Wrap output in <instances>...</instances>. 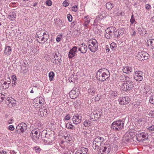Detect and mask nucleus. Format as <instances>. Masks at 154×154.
Segmentation results:
<instances>
[{"mask_svg": "<svg viewBox=\"0 0 154 154\" xmlns=\"http://www.w3.org/2000/svg\"><path fill=\"white\" fill-rule=\"evenodd\" d=\"M95 140L96 141H99L101 143L103 142L104 140V138L101 137H98L95 138Z\"/></svg>", "mask_w": 154, "mask_h": 154, "instance_id": "obj_36", "label": "nucleus"}, {"mask_svg": "<svg viewBox=\"0 0 154 154\" xmlns=\"http://www.w3.org/2000/svg\"><path fill=\"white\" fill-rule=\"evenodd\" d=\"M105 50L106 52H109L110 51L109 48V46L108 45H106L105 46Z\"/></svg>", "mask_w": 154, "mask_h": 154, "instance_id": "obj_61", "label": "nucleus"}, {"mask_svg": "<svg viewBox=\"0 0 154 154\" xmlns=\"http://www.w3.org/2000/svg\"><path fill=\"white\" fill-rule=\"evenodd\" d=\"M105 37L107 39H110L112 38V36L109 34L106 33V34H105Z\"/></svg>", "mask_w": 154, "mask_h": 154, "instance_id": "obj_55", "label": "nucleus"}, {"mask_svg": "<svg viewBox=\"0 0 154 154\" xmlns=\"http://www.w3.org/2000/svg\"><path fill=\"white\" fill-rule=\"evenodd\" d=\"M17 80L16 81H12V86H15L17 84Z\"/></svg>", "mask_w": 154, "mask_h": 154, "instance_id": "obj_64", "label": "nucleus"}, {"mask_svg": "<svg viewBox=\"0 0 154 154\" xmlns=\"http://www.w3.org/2000/svg\"><path fill=\"white\" fill-rule=\"evenodd\" d=\"M67 17L68 21L69 22H71L72 21V16L69 14H68L67 15Z\"/></svg>", "mask_w": 154, "mask_h": 154, "instance_id": "obj_49", "label": "nucleus"}, {"mask_svg": "<svg viewBox=\"0 0 154 154\" xmlns=\"http://www.w3.org/2000/svg\"><path fill=\"white\" fill-rule=\"evenodd\" d=\"M133 82L130 79H126L123 84L119 85V87L121 89L124 91L128 92L132 89L134 87Z\"/></svg>", "mask_w": 154, "mask_h": 154, "instance_id": "obj_2", "label": "nucleus"}, {"mask_svg": "<svg viewBox=\"0 0 154 154\" xmlns=\"http://www.w3.org/2000/svg\"><path fill=\"white\" fill-rule=\"evenodd\" d=\"M129 78L127 76L124 75H121L120 76H117L115 79V82L117 86L119 87V85L123 84L125 83L126 79H128Z\"/></svg>", "mask_w": 154, "mask_h": 154, "instance_id": "obj_7", "label": "nucleus"}, {"mask_svg": "<svg viewBox=\"0 0 154 154\" xmlns=\"http://www.w3.org/2000/svg\"><path fill=\"white\" fill-rule=\"evenodd\" d=\"M2 87L4 89H7L8 88V82H4L3 84L2 85Z\"/></svg>", "mask_w": 154, "mask_h": 154, "instance_id": "obj_40", "label": "nucleus"}, {"mask_svg": "<svg viewBox=\"0 0 154 154\" xmlns=\"http://www.w3.org/2000/svg\"><path fill=\"white\" fill-rule=\"evenodd\" d=\"M40 133L36 130L31 131L30 133V136L34 141L37 140L39 137Z\"/></svg>", "mask_w": 154, "mask_h": 154, "instance_id": "obj_12", "label": "nucleus"}, {"mask_svg": "<svg viewBox=\"0 0 154 154\" xmlns=\"http://www.w3.org/2000/svg\"><path fill=\"white\" fill-rule=\"evenodd\" d=\"M91 124V122L89 120H86L85 121L84 125V126L86 127L90 126Z\"/></svg>", "mask_w": 154, "mask_h": 154, "instance_id": "obj_35", "label": "nucleus"}, {"mask_svg": "<svg viewBox=\"0 0 154 154\" xmlns=\"http://www.w3.org/2000/svg\"><path fill=\"white\" fill-rule=\"evenodd\" d=\"M149 102L152 104H154V96H152L150 97Z\"/></svg>", "mask_w": 154, "mask_h": 154, "instance_id": "obj_51", "label": "nucleus"}, {"mask_svg": "<svg viewBox=\"0 0 154 154\" xmlns=\"http://www.w3.org/2000/svg\"><path fill=\"white\" fill-rule=\"evenodd\" d=\"M66 127L68 129L71 130H73V129H75V127L72 125L71 123L70 122H68L66 124Z\"/></svg>", "mask_w": 154, "mask_h": 154, "instance_id": "obj_30", "label": "nucleus"}, {"mask_svg": "<svg viewBox=\"0 0 154 154\" xmlns=\"http://www.w3.org/2000/svg\"><path fill=\"white\" fill-rule=\"evenodd\" d=\"M109 145H106L105 146H104V147L102 148L101 149H100V150H102V152L104 153V152H106V150L107 148L109 147Z\"/></svg>", "mask_w": 154, "mask_h": 154, "instance_id": "obj_45", "label": "nucleus"}, {"mask_svg": "<svg viewBox=\"0 0 154 154\" xmlns=\"http://www.w3.org/2000/svg\"><path fill=\"white\" fill-rule=\"evenodd\" d=\"M90 19L88 16H86L84 17V21H87V20H88L90 21Z\"/></svg>", "mask_w": 154, "mask_h": 154, "instance_id": "obj_59", "label": "nucleus"}, {"mask_svg": "<svg viewBox=\"0 0 154 154\" xmlns=\"http://www.w3.org/2000/svg\"><path fill=\"white\" fill-rule=\"evenodd\" d=\"M143 73L140 71H136L134 79L137 81H140L143 79Z\"/></svg>", "mask_w": 154, "mask_h": 154, "instance_id": "obj_14", "label": "nucleus"}, {"mask_svg": "<svg viewBox=\"0 0 154 154\" xmlns=\"http://www.w3.org/2000/svg\"><path fill=\"white\" fill-rule=\"evenodd\" d=\"M77 7L76 5H75L72 7V10L73 11L76 12L77 10Z\"/></svg>", "mask_w": 154, "mask_h": 154, "instance_id": "obj_54", "label": "nucleus"}, {"mask_svg": "<svg viewBox=\"0 0 154 154\" xmlns=\"http://www.w3.org/2000/svg\"><path fill=\"white\" fill-rule=\"evenodd\" d=\"M106 5L107 9H111L114 7V5L110 2H109L106 3Z\"/></svg>", "mask_w": 154, "mask_h": 154, "instance_id": "obj_28", "label": "nucleus"}, {"mask_svg": "<svg viewBox=\"0 0 154 154\" xmlns=\"http://www.w3.org/2000/svg\"><path fill=\"white\" fill-rule=\"evenodd\" d=\"M116 47V44L114 42L112 43L110 45V47L113 50Z\"/></svg>", "mask_w": 154, "mask_h": 154, "instance_id": "obj_42", "label": "nucleus"}, {"mask_svg": "<svg viewBox=\"0 0 154 154\" xmlns=\"http://www.w3.org/2000/svg\"><path fill=\"white\" fill-rule=\"evenodd\" d=\"M34 149L36 152H39L40 151L41 149L38 147H35Z\"/></svg>", "mask_w": 154, "mask_h": 154, "instance_id": "obj_58", "label": "nucleus"}, {"mask_svg": "<svg viewBox=\"0 0 154 154\" xmlns=\"http://www.w3.org/2000/svg\"><path fill=\"white\" fill-rule=\"evenodd\" d=\"M44 102V100L42 97H38L34 99L33 105L35 108H39L43 105Z\"/></svg>", "mask_w": 154, "mask_h": 154, "instance_id": "obj_6", "label": "nucleus"}, {"mask_svg": "<svg viewBox=\"0 0 154 154\" xmlns=\"http://www.w3.org/2000/svg\"><path fill=\"white\" fill-rule=\"evenodd\" d=\"M8 129L11 131H13L14 130V128L12 125H10L9 126Z\"/></svg>", "mask_w": 154, "mask_h": 154, "instance_id": "obj_56", "label": "nucleus"}, {"mask_svg": "<svg viewBox=\"0 0 154 154\" xmlns=\"http://www.w3.org/2000/svg\"><path fill=\"white\" fill-rule=\"evenodd\" d=\"M135 21V19L134 18V15L132 14L131 16V18L130 20V22L131 24H133L134 22Z\"/></svg>", "mask_w": 154, "mask_h": 154, "instance_id": "obj_52", "label": "nucleus"}, {"mask_svg": "<svg viewBox=\"0 0 154 154\" xmlns=\"http://www.w3.org/2000/svg\"><path fill=\"white\" fill-rule=\"evenodd\" d=\"M137 135V136L139 138V139H142L141 141H144L146 140L147 139L148 137V135L147 134L144 132H142L141 133L138 132Z\"/></svg>", "mask_w": 154, "mask_h": 154, "instance_id": "obj_15", "label": "nucleus"}, {"mask_svg": "<svg viewBox=\"0 0 154 154\" xmlns=\"http://www.w3.org/2000/svg\"><path fill=\"white\" fill-rule=\"evenodd\" d=\"M81 117H80L78 114L73 116L72 119L73 123L75 125L79 124L81 122Z\"/></svg>", "mask_w": 154, "mask_h": 154, "instance_id": "obj_18", "label": "nucleus"}, {"mask_svg": "<svg viewBox=\"0 0 154 154\" xmlns=\"http://www.w3.org/2000/svg\"><path fill=\"white\" fill-rule=\"evenodd\" d=\"M88 150L87 148L84 147L79 148L78 149L75 154H86Z\"/></svg>", "mask_w": 154, "mask_h": 154, "instance_id": "obj_22", "label": "nucleus"}, {"mask_svg": "<svg viewBox=\"0 0 154 154\" xmlns=\"http://www.w3.org/2000/svg\"><path fill=\"white\" fill-rule=\"evenodd\" d=\"M27 125L26 124L23 122L19 124L16 127V131L17 133L20 134L21 133H23L25 130L27 129Z\"/></svg>", "mask_w": 154, "mask_h": 154, "instance_id": "obj_9", "label": "nucleus"}, {"mask_svg": "<svg viewBox=\"0 0 154 154\" xmlns=\"http://www.w3.org/2000/svg\"><path fill=\"white\" fill-rule=\"evenodd\" d=\"M110 73L107 69L104 68L99 69L97 73L96 78L100 81L106 80L109 77Z\"/></svg>", "mask_w": 154, "mask_h": 154, "instance_id": "obj_1", "label": "nucleus"}, {"mask_svg": "<svg viewBox=\"0 0 154 154\" xmlns=\"http://www.w3.org/2000/svg\"><path fill=\"white\" fill-rule=\"evenodd\" d=\"M111 95L113 97H114L117 96L118 94L116 91H114L112 92Z\"/></svg>", "mask_w": 154, "mask_h": 154, "instance_id": "obj_46", "label": "nucleus"}, {"mask_svg": "<svg viewBox=\"0 0 154 154\" xmlns=\"http://www.w3.org/2000/svg\"><path fill=\"white\" fill-rule=\"evenodd\" d=\"M11 78L12 79V81H16L17 80L16 76L14 75H12L11 76Z\"/></svg>", "mask_w": 154, "mask_h": 154, "instance_id": "obj_57", "label": "nucleus"}, {"mask_svg": "<svg viewBox=\"0 0 154 154\" xmlns=\"http://www.w3.org/2000/svg\"><path fill=\"white\" fill-rule=\"evenodd\" d=\"M61 56L58 53L57 54H55L54 55V58L53 59V61L54 63L58 64L59 63L60 61H61Z\"/></svg>", "mask_w": 154, "mask_h": 154, "instance_id": "obj_17", "label": "nucleus"}, {"mask_svg": "<svg viewBox=\"0 0 154 154\" xmlns=\"http://www.w3.org/2000/svg\"><path fill=\"white\" fill-rule=\"evenodd\" d=\"M119 102L121 105L126 104L129 103V99L127 96H126L120 98Z\"/></svg>", "mask_w": 154, "mask_h": 154, "instance_id": "obj_20", "label": "nucleus"}, {"mask_svg": "<svg viewBox=\"0 0 154 154\" xmlns=\"http://www.w3.org/2000/svg\"><path fill=\"white\" fill-rule=\"evenodd\" d=\"M12 52V48L11 47L9 46H6L4 50V54L6 56L10 55Z\"/></svg>", "mask_w": 154, "mask_h": 154, "instance_id": "obj_23", "label": "nucleus"}, {"mask_svg": "<svg viewBox=\"0 0 154 154\" xmlns=\"http://www.w3.org/2000/svg\"><path fill=\"white\" fill-rule=\"evenodd\" d=\"M93 146L94 148L96 149L99 148L101 146V143L100 142H99V141H96V140L95 139L93 142Z\"/></svg>", "mask_w": 154, "mask_h": 154, "instance_id": "obj_27", "label": "nucleus"}, {"mask_svg": "<svg viewBox=\"0 0 154 154\" xmlns=\"http://www.w3.org/2000/svg\"><path fill=\"white\" fill-rule=\"evenodd\" d=\"M91 132V131L89 130H85L82 132V133L85 135L90 134Z\"/></svg>", "mask_w": 154, "mask_h": 154, "instance_id": "obj_48", "label": "nucleus"}, {"mask_svg": "<svg viewBox=\"0 0 154 154\" xmlns=\"http://www.w3.org/2000/svg\"><path fill=\"white\" fill-rule=\"evenodd\" d=\"M147 45L152 49L154 48V39H149L147 42Z\"/></svg>", "mask_w": 154, "mask_h": 154, "instance_id": "obj_25", "label": "nucleus"}, {"mask_svg": "<svg viewBox=\"0 0 154 154\" xmlns=\"http://www.w3.org/2000/svg\"><path fill=\"white\" fill-rule=\"evenodd\" d=\"M124 121L121 120H117L112 123L111 128L114 131H120L124 128Z\"/></svg>", "mask_w": 154, "mask_h": 154, "instance_id": "obj_3", "label": "nucleus"}, {"mask_svg": "<svg viewBox=\"0 0 154 154\" xmlns=\"http://www.w3.org/2000/svg\"><path fill=\"white\" fill-rule=\"evenodd\" d=\"M100 117V114L98 115V113L96 112H93L91 114V119H93L94 121H96Z\"/></svg>", "mask_w": 154, "mask_h": 154, "instance_id": "obj_24", "label": "nucleus"}, {"mask_svg": "<svg viewBox=\"0 0 154 154\" xmlns=\"http://www.w3.org/2000/svg\"><path fill=\"white\" fill-rule=\"evenodd\" d=\"M70 119V115L69 114H67L64 118V119L65 120L68 121Z\"/></svg>", "mask_w": 154, "mask_h": 154, "instance_id": "obj_53", "label": "nucleus"}, {"mask_svg": "<svg viewBox=\"0 0 154 154\" xmlns=\"http://www.w3.org/2000/svg\"><path fill=\"white\" fill-rule=\"evenodd\" d=\"M136 28L138 32L142 35H145L147 33V31H146V29L143 27L142 25L139 24H137Z\"/></svg>", "mask_w": 154, "mask_h": 154, "instance_id": "obj_13", "label": "nucleus"}, {"mask_svg": "<svg viewBox=\"0 0 154 154\" xmlns=\"http://www.w3.org/2000/svg\"><path fill=\"white\" fill-rule=\"evenodd\" d=\"M29 89L30 90V92L31 93H33L34 91H36L37 88L36 87H33V88L30 87Z\"/></svg>", "mask_w": 154, "mask_h": 154, "instance_id": "obj_44", "label": "nucleus"}, {"mask_svg": "<svg viewBox=\"0 0 154 154\" xmlns=\"http://www.w3.org/2000/svg\"><path fill=\"white\" fill-rule=\"evenodd\" d=\"M63 6L64 7H66L68 6L69 4L68 2V0H65L63 3Z\"/></svg>", "mask_w": 154, "mask_h": 154, "instance_id": "obj_50", "label": "nucleus"}, {"mask_svg": "<svg viewBox=\"0 0 154 154\" xmlns=\"http://www.w3.org/2000/svg\"><path fill=\"white\" fill-rule=\"evenodd\" d=\"M132 139L134 141H135L136 142V140L138 141H141V140L142 139H139V138L137 136H137H135L134 137H133Z\"/></svg>", "mask_w": 154, "mask_h": 154, "instance_id": "obj_39", "label": "nucleus"}, {"mask_svg": "<svg viewBox=\"0 0 154 154\" xmlns=\"http://www.w3.org/2000/svg\"><path fill=\"white\" fill-rule=\"evenodd\" d=\"M49 135V143H51L54 140L55 135L54 134V132L52 131L51 134H50Z\"/></svg>", "mask_w": 154, "mask_h": 154, "instance_id": "obj_26", "label": "nucleus"}, {"mask_svg": "<svg viewBox=\"0 0 154 154\" xmlns=\"http://www.w3.org/2000/svg\"><path fill=\"white\" fill-rule=\"evenodd\" d=\"M88 48L92 52H95L98 49V44L95 39L90 40L88 42Z\"/></svg>", "mask_w": 154, "mask_h": 154, "instance_id": "obj_5", "label": "nucleus"}, {"mask_svg": "<svg viewBox=\"0 0 154 154\" xmlns=\"http://www.w3.org/2000/svg\"><path fill=\"white\" fill-rule=\"evenodd\" d=\"M62 137L63 138H64L67 142L68 141L70 142L72 138L71 136L69 134H67L66 136H63Z\"/></svg>", "mask_w": 154, "mask_h": 154, "instance_id": "obj_32", "label": "nucleus"}, {"mask_svg": "<svg viewBox=\"0 0 154 154\" xmlns=\"http://www.w3.org/2000/svg\"><path fill=\"white\" fill-rule=\"evenodd\" d=\"M8 101L10 103H11V104H12L13 106L14 104V105H15V101L13 99H12V100L9 98L8 100Z\"/></svg>", "mask_w": 154, "mask_h": 154, "instance_id": "obj_47", "label": "nucleus"}, {"mask_svg": "<svg viewBox=\"0 0 154 154\" xmlns=\"http://www.w3.org/2000/svg\"><path fill=\"white\" fill-rule=\"evenodd\" d=\"M61 36H60V37H57L56 39V41L58 42H60L61 41Z\"/></svg>", "mask_w": 154, "mask_h": 154, "instance_id": "obj_63", "label": "nucleus"}, {"mask_svg": "<svg viewBox=\"0 0 154 154\" xmlns=\"http://www.w3.org/2000/svg\"><path fill=\"white\" fill-rule=\"evenodd\" d=\"M36 37H37L39 39H37V40L38 42L39 41V43H43L46 41H47V38H45L44 35H46L45 34V33L43 32V31H39L37 32L36 34Z\"/></svg>", "mask_w": 154, "mask_h": 154, "instance_id": "obj_8", "label": "nucleus"}, {"mask_svg": "<svg viewBox=\"0 0 154 154\" xmlns=\"http://www.w3.org/2000/svg\"><path fill=\"white\" fill-rule=\"evenodd\" d=\"M77 48L74 46L69 51L68 57L70 58H72L75 56V52L77 51Z\"/></svg>", "mask_w": 154, "mask_h": 154, "instance_id": "obj_16", "label": "nucleus"}, {"mask_svg": "<svg viewBox=\"0 0 154 154\" xmlns=\"http://www.w3.org/2000/svg\"><path fill=\"white\" fill-rule=\"evenodd\" d=\"M41 136L43 140L45 143V144H47L48 138L47 131H43L42 133Z\"/></svg>", "mask_w": 154, "mask_h": 154, "instance_id": "obj_21", "label": "nucleus"}, {"mask_svg": "<svg viewBox=\"0 0 154 154\" xmlns=\"http://www.w3.org/2000/svg\"><path fill=\"white\" fill-rule=\"evenodd\" d=\"M146 128L149 131H154V125H152L151 126H147Z\"/></svg>", "mask_w": 154, "mask_h": 154, "instance_id": "obj_41", "label": "nucleus"}, {"mask_svg": "<svg viewBox=\"0 0 154 154\" xmlns=\"http://www.w3.org/2000/svg\"><path fill=\"white\" fill-rule=\"evenodd\" d=\"M14 120L12 119H11L9 120L8 121V123L9 124L12 123L14 122Z\"/></svg>", "mask_w": 154, "mask_h": 154, "instance_id": "obj_62", "label": "nucleus"}, {"mask_svg": "<svg viewBox=\"0 0 154 154\" xmlns=\"http://www.w3.org/2000/svg\"><path fill=\"white\" fill-rule=\"evenodd\" d=\"M145 118V116H143L142 117L139 118L137 121L139 124H140L142 122L144 121Z\"/></svg>", "mask_w": 154, "mask_h": 154, "instance_id": "obj_38", "label": "nucleus"}, {"mask_svg": "<svg viewBox=\"0 0 154 154\" xmlns=\"http://www.w3.org/2000/svg\"><path fill=\"white\" fill-rule=\"evenodd\" d=\"M88 92L89 93H94L95 91V89L94 88V87H90L89 89L88 90Z\"/></svg>", "mask_w": 154, "mask_h": 154, "instance_id": "obj_37", "label": "nucleus"}, {"mask_svg": "<svg viewBox=\"0 0 154 154\" xmlns=\"http://www.w3.org/2000/svg\"><path fill=\"white\" fill-rule=\"evenodd\" d=\"M77 78L74 77V76L73 75H72L71 76L69 77L68 80L69 82H74L75 80Z\"/></svg>", "mask_w": 154, "mask_h": 154, "instance_id": "obj_34", "label": "nucleus"}, {"mask_svg": "<svg viewBox=\"0 0 154 154\" xmlns=\"http://www.w3.org/2000/svg\"><path fill=\"white\" fill-rule=\"evenodd\" d=\"M79 50L81 51L82 53L84 54L85 53L88 49L87 46L85 44H81L79 45Z\"/></svg>", "mask_w": 154, "mask_h": 154, "instance_id": "obj_19", "label": "nucleus"}, {"mask_svg": "<svg viewBox=\"0 0 154 154\" xmlns=\"http://www.w3.org/2000/svg\"><path fill=\"white\" fill-rule=\"evenodd\" d=\"M54 75V73L53 72L51 71L49 73V78L50 81L53 80Z\"/></svg>", "mask_w": 154, "mask_h": 154, "instance_id": "obj_33", "label": "nucleus"}, {"mask_svg": "<svg viewBox=\"0 0 154 154\" xmlns=\"http://www.w3.org/2000/svg\"><path fill=\"white\" fill-rule=\"evenodd\" d=\"M16 14L15 13H11L9 15V18L11 21H13L15 20L16 18Z\"/></svg>", "mask_w": 154, "mask_h": 154, "instance_id": "obj_29", "label": "nucleus"}, {"mask_svg": "<svg viewBox=\"0 0 154 154\" xmlns=\"http://www.w3.org/2000/svg\"><path fill=\"white\" fill-rule=\"evenodd\" d=\"M107 33L110 35L113 38H117L119 35V31L116 28L113 26L109 27L105 30Z\"/></svg>", "mask_w": 154, "mask_h": 154, "instance_id": "obj_4", "label": "nucleus"}, {"mask_svg": "<svg viewBox=\"0 0 154 154\" xmlns=\"http://www.w3.org/2000/svg\"><path fill=\"white\" fill-rule=\"evenodd\" d=\"M145 8L149 10L151 9V6L150 5L147 4L145 5Z\"/></svg>", "mask_w": 154, "mask_h": 154, "instance_id": "obj_60", "label": "nucleus"}, {"mask_svg": "<svg viewBox=\"0 0 154 154\" xmlns=\"http://www.w3.org/2000/svg\"><path fill=\"white\" fill-rule=\"evenodd\" d=\"M132 68H123L122 71L124 73L129 74L132 71Z\"/></svg>", "mask_w": 154, "mask_h": 154, "instance_id": "obj_31", "label": "nucleus"}, {"mask_svg": "<svg viewBox=\"0 0 154 154\" xmlns=\"http://www.w3.org/2000/svg\"><path fill=\"white\" fill-rule=\"evenodd\" d=\"M80 89L78 87H75L69 92V96L71 98H76L80 93Z\"/></svg>", "mask_w": 154, "mask_h": 154, "instance_id": "obj_10", "label": "nucleus"}, {"mask_svg": "<svg viewBox=\"0 0 154 154\" xmlns=\"http://www.w3.org/2000/svg\"><path fill=\"white\" fill-rule=\"evenodd\" d=\"M149 54L144 51L139 52L137 56V58L140 60L147 59L149 57Z\"/></svg>", "mask_w": 154, "mask_h": 154, "instance_id": "obj_11", "label": "nucleus"}, {"mask_svg": "<svg viewBox=\"0 0 154 154\" xmlns=\"http://www.w3.org/2000/svg\"><path fill=\"white\" fill-rule=\"evenodd\" d=\"M5 98V96L4 94L0 93V102H2Z\"/></svg>", "mask_w": 154, "mask_h": 154, "instance_id": "obj_43", "label": "nucleus"}]
</instances>
